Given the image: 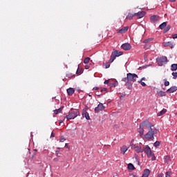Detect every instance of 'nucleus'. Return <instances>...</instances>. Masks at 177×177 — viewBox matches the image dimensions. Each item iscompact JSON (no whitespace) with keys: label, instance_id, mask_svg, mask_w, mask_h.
Masks as SVG:
<instances>
[{"label":"nucleus","instance_id":"f257e3e1","mask_svg":"<svg viewBox=\"0 0 177 177\" xmlns=\"http://www.w3.org/2000/svg\"><path fill=\"white\" fill-rule=\"evenodd\" d=\"M149 129L148 132L145 135V139H149L151 140H154V136L160 133V130L158 129H153L152 127L154 125L151 124L150 122L149 123Z\"/></svg>","mask_w":177,"mask_h":177},{"label":"nucleus","instance_id":"f03ea898","mask_svg":"<svg viewBox=\"0 0 177 177\" xmlns=\"http://www.w3.org/2000/svg\"><path fill=\"white\" fill-rule=\"evenodd\" d=\"M149 122H142L141 124H140L139 129H138V132L140 134V138L143 137V135L145 133V127L149 129V127H150L149 125Z\"/></svg>","mask_w":177,"mask_h":177},{"label":"nucleus","instance_id":"7ed1b4c3","mask_svg":"<svg viewBox=\"0 0 177 177\" xmlns=\"http://www.w3.org/2000/svg\"><path fill=\"white\" fill-rule=\"evenodd\" d=\"M78 115H80V111H69L68 115H66V118L67 121H70V120H74V118H77Z\"/></svg>","mask_w":177,"mask_h":177},{"label":"nucleus","instance_id":"20e7f679","mask_svg":"<svg viewBox=\"0 0 177 177\" xmlns=\"http://www.w3.org/2000/svg\"><path fill=\"white\" fill-rule=\"evenodd\" d=\"M156 62L158 66H164V64H167L168 63V58L165 56H162L159 58H157Z\"/></svg>","mask_w":177,"mask_h":177},{"label":"nucleus","instance_id":"39448f33","mask_svg":"<svg viewBox=\"0 0 177 177\" xmlns=\"http://www.w3.org/2000/svg\"><path fill=\"white\" fill-rule=\"evenodd\" d=\"M138 75L135 73H127V82H136V80H138Z\"/></svg>","mask_w":177,"mask_h":177},{"label":"nucleus","instance_id":"423d86ee","mask_svg":"<svg viewBox=\"0 0 177 177\" xmlns=\"http://www.w3.org/2000/svg\"><path fill=\"white\" fill-rule=\"evenodd\" d=\"M143 151L145 152L148 158H150V157H151V156H154V153H153V151H151V148H150V147H149V145H146L143 148Z\"/></svg>","mask_w":177,"mask_h":177},{"label":"nucleus","instance_id":"0eeeda50","mask_svg":"<svg viewBox=\"0 0 177 177\" xmlns=\"http://www.w3.org/2000/svg\"><path fill=\"white\" fill-rule=\"evenodd\" d=\"M104 109H106V107L104 106V105H103L102 103H99V104L97 105V107L95 108V113H99V111H103V110H104Z\"/></svg>","mask_w":177,"mask_h":177},{"label":"nucleus","instance_id":"6e6552de","mask_svg":"<svg viewBox=\"0 0 177 177\" xmlns=\"http://www.w3.org/2000/svg\"><path fill=\"white\" fill-rule=\"evenodd\" d=\"M86 110H88V108H85L82 110V117L86 118V120H91V117L89 116V113H88Z\"/></svg>","mask_w":177,"mask_h":177},{"label":"nucleus","instance_id":"1a4fd4ad","mask_svg":"<svg viewBox=\"0 0 177 177\" xmlns=\"http://www.w3.org/2000/svg\"><path fill=\"white\" fill-rule=\"evenodd\" d=\"M121 48L124 50H131L132 46H131V44L124 43V44H122Z\"/></svg>","mask_w":177,"mask_h":177},{"label":"nucleus","instance_id":"9d476101","mask_svg":"<svg viewBox=\"0 0 177 177\" xmlns=\"http://www.w3.org/2000/svg\"><path fill=\"white\" fill-rule=\"evenodd\" d=\"M163 46H165V48L169 46L171 49H174V48H175V43L172 41H166L163 43Z\"/></svg>","mask_w":177,"mask_h":177},{"label":"nucleus","instance_id":"9b49d317","mask_svg":"<svg viewBox=\"0 0 177 177\" xmlns=\"http://www.w3.org/2000/svg\"><path fill=\"white\" fill-rule=\"evenodd\" d=\"M151 23H157L160 21V17L158 15H152L150 18Z\"/></svg>","mask_w":177,"mask_h":177},{"label":"nucleus","instance_id":"f8f14e48","mask_svg":"<svg viewBox=\"0 0 177 177\" xmlns=\"http://www.w3.org/2000/svg\"><path fill=\"white\" fill-rule=\"evenodd\" d=\"M146 15V12L145 11H139L138 12H136L133 14V16H138V19H142Z\"/></svg>","mask_w":177,"mask_h":177},{"label":"nucleus","instance_id":"ddd939ff","mask_svg":"<svg viewBox=\"0 0 177 177\" xmlns=\"http://www.w3.org/2000/svg\"><path fill=\"white\" fill-rule=\"evenodd\" d=\"M177 91V86H173L170 87L169 89L167 90V93H174V92H176Z\"/></svg>","mask_w":177,"mask_h":177},{"label":"nucleus","instance_id":"4468645a","mask_svg":"<svg viewBox=\"0 0 177 177\" xmlns=\"http://www.w3.org/2000/svg\"><path fill=\"white\" fill-rule=\"evenodd\" d=\"M127 30H129V26H126L122 28V29L117 30V32H118L119 34H124L127 32Z\"/></svg>","mask_w":177,"mask_h":177},{"label":"nucleus","instance_id":"2eb2a0df","mask_svg":"<svg viewBox=\"0 0 177 177\" xmlns=\"http://www.w3.org/2000/svg\"><path fill=\"white\" fill-rule=\"evenodd\" d=\"M66 92L68 96H73V95H74V93L75 92V90L74 89V88H69L66 90Z\"/></svg>","mask_w":177,"mask_h":177},{"label":"nucleus","instance_id":"dca6fc26","mask_svg":"<svg viewBox=\"0 0 177 177\" xmlns=\"http://www.w3.org/2000/svg\"><path fill=\"white\" fill-rule=\"evenodd\" d=\"M150 176V169H145L144 170V172L142 174V177H149Z\"/></svg>","mask_w":177,"mask_h":177},{"label":"nucleus","instance_id":"f3484780","mask_svg":"<svg viewBox=\"0 0 177 177\" xmlns=\"http://www.w3.org/2000/svg\"><path fill=\"white\" fill-rule=\"evenodd\" d=\"M112 53L116 57H118L120 56H122L123 53L122 51H118L117 50H115V51L112 52Z\"/></svg>","mask_w":177,"mask_h":177},{"label":"nucleus","instance_id":"a211bd4d","mask_svg":"<svg viewBox=\"0 0 177 177\" xmlns=\"http://www.w3.org/2000/svg\"><path fill=\"white\" fill-rule=\"evenodd\" d=\"M120 151L122 153V154H125V153H127V151H128V147L127 146H122L121 148H120Z\"/></svg>","mask_w":177,"mask_h":177},{"label":"nucleus","instance_id":"6ab92c4d","mask_svg":"<svg viewBox=\"0 0 177 177\" xmlns=\"http://www.w3.org/2000/svg\"><path fill=\"white\" fill-rule=\"evenodd\" d=\"M164 162L165 164H169L171 162V156H164Z\"/></svg>","mask_w":177,"mask_h":177},{"label":"nucleus","instance_id":"aec40b11","mask_svg":"<svg viewBox=\"0 0 177 177\" xmlns=\"http://www.w3.org/2000/svg\"><path fill=\"white\" fill-rule=\"evenodd\" d=\"M134 150L136 153H143V149H142L141 146H136Z\"/></svg>","mask_w":177,"mask_h":177},{"label":"nucleus","instance_id":"412c9836","mask_svg":"<svg viewBox=\"0 0 177 177\" xmlns=\"http://www.w3.org/2000/svg\"><path fill=\"white\" fill-rule=\"evenodd\" d=\"M165 113H167V109H163L162 111H160L159 113H158L157 115H158V117H160L161 115H164V114H165Z\"/></svg>","mask_w":177,"mask_h":177},{"label":"nucleus","instance_id":"4be33fe9","mask_svg":"<svg viewBox=\"0 0 177 177\" xmlns=\"http://www.w3.org/2000/svg\"><path fill=\"white\" fill-rule=\"evenodd\" d=\"M116 57H117L115 55H113V53H112L111 55V58H110V59L109 61V63H113V62H114V60H115Z\"/></svg>","mask_w":177,"mask_h":177},{"label":"nucleus","instance_id":"5701e85b","mask_svg":"<svg viewBox=\"0 0 177 177\" xmlns=\"http://www.w3.org/2000/svg\"><path fill=\"white\" fill-rule=\"evenodd\" d=\"M118 85V82L115 81L113 83H109L110 88H115Z\"/></svg>","mask_w":177,"mask_h":177},{"label":"nucleus","instance_id":"b1692460","mask_svg":"<svg viewBox=\"0 0 177 177\" xmlns=\"http://www.w3.org/2000/svg\"><path fill=\"white\" fill-rule=\"evenodd\" d=\"M158 96H160L161 97H162L164 96H167V93L162 91H160L159 92H158Z\"/></svg>","mask_w":177,"mask_h":177},{"label":"nucleus","instance_id":"393cba45","mask_svg":"<svg viewBox=\"0 0 177 177\" xmlns=\"http://www.w3.org/2000/svg\"><path fill=\"white\" fill-rule=\"evenodd\" d=\"M177 70V64H173L171 66V71H176Z\"/></svg>","mask_w":177,"mask_h":177},{"label":"nucleus","instance_id":"a878e982","mask_svg":"<svg viewBox=\"0 0 177 177\" xmlns=\"http://www.w3.org/2000/svg\"><path fill=\"white\" fill-rule=\"evenodd\" d=\"M128 169H129L130 171H133V169H135V166H133V164L132 163H129L127 166Z\"/></svg>","mask_w":177,"mask_h":177},{"label":"nucleus","instance_id":"bb28decb","mask_svg":"<svg viewBox=\"0 0 177 177\" xmlns=\"http://www.w3.org/2000/svg\"><path fill=\"white\" fill-rule=\"evenodd\" d=\"M165 27H167V22H163L162 23L160 26H159V28L160 30H164V28H165Z\"/></svg>","mask_w":177,"mask_h":177},{"label":"nucleus","instance_id":"cd10ccee","mask_svg":"<svg viewBox=\"0 0 177 177\" xmlns=\"http://www.w3.org/2000/svg\"><path fill=\"white\" fill-rule=\"evenodd\" d=\"M133 17H135V15H133V14H128L126 19L127 20H132V19H133Z\"/></svg>","mask_w":177,"mask_h":177},{"label":"nucleus","instance_id":"c85d7f7f","mask_svg":"<svg viewBox=\"0 0 177 177\" xmlns=\"http://www.w3.org/2000/svg\"><path fill=\"white\" fill-rule=\"evenodd\" d=\"M171 30V25H168L163 30V32L165 34V32H168Z\"/></svg>","mask_w":177,"mask_h":177},{"label":"nucleus","instance_id":"c756f323","mask_svg":"<svg viewBox=\"0 0 177 177\" xmlns=\"http://www.w3.org/2000/svg\"><path fill=\"white\" fill-rule=\"evenodd\" d=\"M128 85V89H132V84L130 82H127L125 86Z\"/></svg>","mask_w":177,"mask_h":177},{"label":"nucleus","instance_id":"7c9ffc66","mask_svg":"<svg viewBox=\"0 0 177 177\" xmlns=\"http://www.w3.org/2000/svg\"><path fill=\"white\" fill-rule=\"evenodd\" d=\"M62 108H59V109H58L54 110V114L57 115V114H59V113H62Z\"/></svg>","mask_w":177,"mask_h":177},{"label":"nucleus","instance_id":"2f4dec72","mask_svg":"<svg viewBox=\"0 0 177 177\" xmlns=\"http://www.w3.org/2000/svg\"><path fill=\"white\" fill-rule=\"evenodd\" d=\"M76 73L78 74L79 75L82 74V69L80 68V66H78L77 70L76 71Z\"/></svg>","mask_w":177,"mask_h":177},{"label":"nucleus","instance_id":"473e14b6","mask_svg":"<svg viewBox=\"0 0 177 177\" xmlns=\"http://www.w3.org/2000/svg\"><path fill=\"white\" fill-rule=\"evenodd\" d=\"M89 60H91V58H89V57H86V58L84 59V64H88V63H89Z\"/></svg>","mask_w":177,"mask_h":177},{"label":"nucleus","instance_id":"72a5a7b5","mask_svg":"<svg viewBox=\"0 0 177 177\" xmlns=\"http://www.w3.org/2000/svg\"><path fill=\"white\" fill-rule=\"evenodd\" d=\"M153 38H149V39H147L145 40H144V44H149V42H150V41H153Z\"/></svg>","mask_w":177,"mask_h":177},{"label":"nucleus","instance_id":"f704fd0d","mask_svg":"<svg viewBox=\"0 0 177 177\" xmlns=\"http://www.w3.org/2000/svg\"><path fill=\"white\" fill-rule=\"evenodd\" d=\"M171 75L173 76V80H176V78H177V72H173L171 73Z\"/></svg>","mask_w":177,"mask_h":177},{"label":"nucleus","instance_id":"c9c22d12","mask_svg":"<svg viewBox=\"0 0 177 177\" xmlns=\"http://www.w3.org/2000/svg\"><path fill=\"white\" fill-rule=\"evenodd\" d=\"M66 77L67 78H73V77H74V75L73 73H68L66 75Z\"/></svg>","mask_w":177,"mask_h":177},{"label":"nucleus","instance_id":"e433bc0d","mask_svg":"<svg viewBox=\"0 0 177 177\" xmlns=\"http://www.w3.org/2000/svg\"><path fill=\"white\" fill-rule=\"evenodd\" d=\"M160 142L159 141H156L153 144L154 147H158L160 146Z\"/></svg>","mask_w":177,"mask_h":177},{"label":"nucleus","instance_id":"4c0bfd02","mask_svg":"<svg viewBox=\"0 0 177 177\" xmlns=\"http://www.w3.org/2000/svg\"><path fill=\"white\" fill-rule=\"evenodd\" d=\"M130 147L133 150H135V149H136V145L133 143H131Z\"/></svg>","mask_w":177,"mask_h":177},{"label":"nucleus","instance_id":"58836bf2","mask_svg":"<svg viewBox=\"0 0 177 177\" xmlns=\"http://www.w3.org/2000/svg\"><path fill=\"white\" fill-rule=\"evenodd\" d=\"M139 84L142 85V86H146V83L145 82H142V80L138 81Z\"/></svg>","mask_w":177,"mask_h":177},{"label":"nucleus","instance_id":"ea45409f","mask_svg":"<svg viewBox=\"0 0 177 177\" xmlns=\"http://www.w3.org/2000/svg\"><path fill=\"white\" fill-rule=\"evenodd\" d=\"M122 81L124 82H128V75H127V77H124Z\"/></svg>","mask_w":177,"mask_h":177},{"label":"nucleus","instance_id":"a19ab883","mask_svg":"<svg viewBox=\"0 0 177 177\" xmlns=\"http://www.w3.org/2000/svg\"><path fill=\"white\" fill-rule=\"evenodd\" d=\"M164 85H165V86H169V82H168L167 80L165 81Z\"/></svg>","mask_w":177,"mask_h":177},{"label":"nucleus","instance_id":"79ce46f5","mask_svg":"<svg viewBox=\"0 0 177 177\" xmlns=\"http://www.w3.org/2000/svg\"><path fill=\"white\" fill-rule=\"evenodd\" d=\"M66 140V138L64 137H62L60 139H59V142H61L62 143H63V142H64Z\"/></svg>","mask_w":177,"mask_h":177},{"label":"nucleus","instance_id":"37998d69","mask_svg":"<svg viewBox=\"0 0 177 177\" xmlns=\"http://www.w3.org/2000/svg\"><path fill=\"white\" fill-rule=\"evenodd\" d=\"M165 177H171V171H167Z\"/></svg>","mask_w":177,"mask_h":177},{"label":"nucleus","instance_id":"c03bdc74","mask_svg":"<svg viewBox=\"0 0 177 177\" xmlns=\"http://www.w3.org/2000/svg\"><path fill=\"white\" fill-rule=\"evenodd\" d=\"M59 153H60V150H57L55 151V154H56L57 157H60V155H59Z\"/></svg>","mask_w":177,"mask_h":177},{"label":"nucleus","instance_id":"a18cd8bd","mask_svg":"<svg viewBox=\"0 0 177 177\" xmlns=\"http://www.w3.org/2000/svg\"><path fill=\"white\" fill-rule=\"evenodd\" d=\"M106 91H107V88H101L100 90L101 92H106Z\"/></svg>","mask_w":177,"mask_h":177},{"label":"nucleus","instance_id":"49530a36","mask_svg":"<svg viewBox=\"0 0 177 177\" xmlns=\"http://www.w3.org/2000/svg\"><path fill=\"white\" fill-rule=\"evenodd\" d=\"M104 84H110V81L109 80H105L104 82Z\"/></svg>","mask_w":177,"mask_h":177},{"label":"nucleus","instance_id":"de8ad7c7","mask_svg":"<svg viewBox=\"0 0 177 177\" xmlns=\"http://www.w3.org/2000/svg\"><path fill=\"white\" fill-rule=\"evenodd\" d=\"M177 38V34L173 35V39H176Z\"/></svg>","mask_w":177,"mask_h":177},{"label":"nucleus","instance_id":"09e8293b","mask_svg":"<svg viewBox=\"0 0 177 177\" xmlns=\"http://www.w3.org/2000/svg\"><path fill=\"white\" fill-rule=\"evenodd\" d=\"M86 65L85 66L86 70H89V65L88 64H86Z\"/></svg>","mask_w":177,"mask_h":177},{"label":"nucleus","instance_id":"8fccbe9b","mask_svg":"<svg viewBox=\"0 0 177 177\" xmlns=\"http://www.w3.org/2000/svg\"><path fill=\"white\" fill-rule=\"evenodd\" d=\"M151 160L156 161V156H154V154H153V156H152Z\"/></svg>","mask_w":177,"mask_h":177},{"label":"nucleus","instance_id":"3c124183","mask_svg":"<svg viewBox=\"0 0 177 177\" xmlns=\"http://www.w3.org/2000/svg\"><path fill=\"white\" fill-rule=\"evenodd\" d=\"M149 46H147V45H145V46H144V49L147 50V49H149Z\"/></svg>","mask_w":177,"mask_h":177},{"label":"nucleus","instance_id":"603ef678","mask_svg":"<svg viewBox=\"0 0 177 177\" xmlns=\"http://www.w3.org/2000/svg\"><path fill=\"white\" fill-rule=\"evenodd\" d=\"M110 67V64H106L105 66V68H109Z\"/></svg>","mask_w":177,"mask_h":177},{"label":"nucleus","instance_id":"864d4df0","mask_svg":"<svg viewBox=\"0 0 177 177\" xmlns=\"http://www.w3.org/2000/svg\"><path fill=\"white\" fill-rule=\"evenodd\" d=\"M50 137L51 138H55V133L53 132L51 133Z\"/></svg>","mask_w":177,"mask_h":177},{"label":"nucleus","instance_id":"5fc2aeb1","mask_svg":"<svg viewBox=\"0 0 177 177\" xmlns=\"http://www.w3.org/2000/svg\"><path fill=\"white\" fill-rule=\"evenodd\" d=\"M163 176V174H158V177H162Z\"/></svg>","mask_w":177,"mask_h":177},{"label":"nucleus","instance_id":"6e6d98bb","mask_svg":"<svg viewBox=\"0 0 177 177\" xmlns=\"http://www.w3.org/2000/svg\"><path fill=\"white\" fill-rule=\"evenodd\" d=\"M93 89H94L95 91H98L99 88H98V87H94Z\"/></svg>","mask_w":177,"mask_h":177},{"label":"nucleus","instance_id":"4d7b16f0","mask_svg":"<svg viewBox=\"0 0 177 177\" xmlns=\"http://www.w3.org/2000/svg\"><path fill=\"white\" fill-rule=\"evenodd\" d=\"M65 147H67V149H70V147L67 145V143L65 144Z\"/></svg>","mask_w":177,"mask_h":177},{"label":"nucleus","instance_id":"13d9d810","mask_svg":"<svg viewBox=\"0 0 177 177\" xmlns=\"http://www.w3.org/2000/svg\"><path fill=\"white\" fill-rule=\"evenodd\" d=\"M64 120H59V124H62L64 122Z\"/></svg>","mask_w":177,"mask_h":177},{"label":"nucleus","instance_id":"bf43d9fd","mask_svg":"<svg viewBox=\"0 0 177 177\" xmlns=\"http://www.w3.org/2000/svg\"><path fill=\"white\" fill-rule=\"evenodd\" d=\"M145 80H146V78H145V77H142V78L140 80V81H145Z\"/></svg>","mask_w":177,"mask_h":177},{"label":"nucleus","instance_id":"052dcab7","mask_svg":"<svg viewBox=\"0 0 177 177\" xmlns=\"http://www.w3.org/2000/svg\"><path fill=\"white\" fill-rule=\"evenodd\" d=\"M176 0H169L170 2H175Z\"/></svg>","mask_w":177,"mask_h":177},{"label":"nucleus","instance_id":"680f3d73","mask_svg":"<svg viewBox=\"0 0 177 177\" xmlns=\"http://www.w3.org/2000/svg\"><path fill=\"white\" fill-rule=\"evenodd\" d=\"M54 161H59V159H57V158H54Z\"/></svg>","mask_w":177,"mask_h":177},{"label":"nucleus","instance_id":"e2e57ef3","mask_svg":"<svg viewBox=\"0 0 177 177\" xmlns=\"http://www.w3.org/2000/svg\"><path fill=\"white\" fill-rule=\"evenodd\" d=\"M96 95L97 96H100L102 94H99V93H97Z\"/></svg>","mask_w":177,"mask_h":177},{"label":"nucleus","instance_id":"0e129e2a","mask_svg":"<svg viewBox=\"0 0 177 177\" xmlns=\"http://www.w3.org/2000/svg\"><path fill=\"white\" fill-rule=\"evenodd\" d=\"M57 150H60V147H57Z\"/></svg>","mask_w":177,"mask_h":177}]
</instances>
